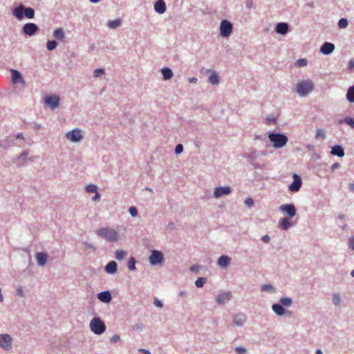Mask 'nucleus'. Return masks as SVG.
<instances>
[{"label": "nucleus", "mask_w": 354, "mask_h": 354, "mask_svg": "<svg viewBox=\"0 0 354 354\" xmlns=\"http://www.w3.org/2000/svg\"><path fill=\"white\" fill-rule=\"evenodd\" d=\"M96 234L109 242H116L119 240L118 232L110 227H102L96 231Z\"/></svg>", "instance_id": "obj_1"}, {"label": "nucleus", "mask_w": 354, "mask_h": 354, "mask_svg": "<svg viewBox=\"0 0 354 354\" xmlns=\"http://www.w3.org/2000/svg\"><path fill=\"white\" fill-rule=\"evenodd\" d=\"M12 14L19 20L23 18L24 15L28 19H33L35 17V10L30 7L25 8L23 5H20L14 9Z\"/></svg>", "instance_id": "obj_2"}, {"label": "nucleus", "mask_w": 354, "mask_h": 354, "mask_svg": "<svg viewBox=\"0 0 354 354\" xmlns=\"http://www.w3.org/2000/svg\"><path fill=\"white\" fill-rule=\"evenodd\" d=\"M314 89V84L311 80H302L297 84V92L300 96H306Z\"/></svg>", "instance_id": "obj_3"}, {"label": "nucleus", "mask_w": 354, "mask_h": 354, "mask_svg": "<svg viewBox=\"0 0 354 354\" xmlns=\"http://www.w3.org/2000/svg\"><path fill=\"white\" fill-rule=\"evenodd\" d=\"M268 138L273 143V147L276 149L283 147L288 140L286 136L277 133H270L268 135Z\"/></svg>", "instance_id": "obj_4"}, {"label": "nucleus", "mask_w": 354, "mask_h": 354, "mask_svg": "<svg viewBox=\"0 0 354 354\" xmlns=\"http://www.w3.org/2000/svg\"><path fill=\"white\" fill-rule=\"evenodd\" d=\"M91 330L97 335H100L105 331L104 324L99 318H93L90 322Z\"/></svg>", "instance_id": "obj_5"}, {"label": "nucleus", "mask_w": 354, "mask_h": 354, "mask_svg": "<svg viewBox=\"0 0 354 354\" xmlns=\"http://www.w3.org/2000/svg\"><path fill=\"white\" fill-rule=\"evenodd\" d=\"M232 32V24L227 20H223L220 26V33L223 37H229Z\"/></svg>", "instance_id": "obj_6"}, {"label": "nucleus", "mask_w": 354, "mask_h": 354, "mask_svg": "<svg viewBox=\"0 0 354 354\" xmlns=\"http://www.w3.org/2000/svg\"><path fill=\"white\" fill-rule=\"evenodd\" d=\"M12 339L8 334L0 335V346L4 350L9 351L12 348Z\"/></svg>", "instance_id": "obj_7"}, {"label": "nucleus", "mask_w": 354, "mask_h": 354, "mask_svg": "<svg viewBox=\"0 0 354 354\" xmlns=\"http://www.w3.org/2000/svg\"><path fill=\"white\" fill-rule=\"evenodd\" d=\"M293 182L289 185L288 189L292 192H298L302 185L301 178L300 176L296 174H294L292 176Z\"/></svg>", "instance_id": "obj_8"}, {"label": "nucleus", "mask_w": 354, "mask_h": 354, "mask_svg": "<svg viewBox=\"0 0 354 354\" xmlns=\"http://www.w3.org/2000/svg\"><path fill=\"white\" fill-rule=\"evenodd\" d=\"M66 137L71 142H80L82 139V131L80 129H73L66 134Z\"/></svg>", "instance_id": "obj_9"}, {"label": "nucleus", "mask_w": 354, "mask_h": 354, "mask_svg": "<svg viewBox=\"0 0 354 354\" xmlns=\"http://www.w3.org/2000/svg\"><path fill=\"white\" fill-rule=\"evenodd\" d=\"M38 30V26L34 23H27L23 27V32L28 36L34 35Z\"/></svg>", "instance_id": "obj_10"}, {"label": "nucleus", "mask_w": 354, "mask_h": 354, "mask_svg": "<svg viewBox=\"0 0 354 354\" xmlns=\"http://www.w3.org/2000/svg\"><path fill=\"white\" fill-rule=\"evenodd\" d=\"M163 261L162 254L157 250H153L149 257V261L152 265L162 263Z\"/></svg>", "instance_id": "obj_11"}, {"label": "nucleus", "mask_w": 354, "mask_h": 354, "mask_svg": "<svg viewBox=\"0 0 354 354\" xmlns=\"http://www.w3.org/2000/svg\"><path fill=\"white\" fill-rule=\"evenodd\" d=\"M279 209L286 213L290 217H293L296 214L295 207L293 204L281 205Z\"/></svg>", "instance_id": "obj_12"}, {"label": "nucleus", "mask_w": 354, "mask_h": 354, "mask_svg": "<svg viewBox=\"0 0 354 354\" xmlns=\"http://www.w3.org/2000/svg\"><path fill=\"white\" fill-rule=\"evenodd\" d=\"M44 101L52 109H55L59 106V98L56 95H51L45 97Z\"/></svg>", "instance_id": "obj_13"}, {"label": "nucleus", "mask_w": 354, "mask_h": 354, "mask_svg": "<svg viewBox=\"0 0 354 354\" xmlns=\"http://www.w3.org/2000/svg\"><path fill=\"white\" fill-rule=\"evenodd\" d=\"M11 73H12V81L14 84H17V83H21L23 86L25 85V81L21 75V74L15 70V69H12L11 70Z\"/></svg>", "instance_id": "obj_14"}, {"label": "nucleus", "mask_w": 354, "mask_h": 354, "mask_svg": "<svg viewBox=\"0 0 354 354\" xmlns=\"http://www.w3.org/2000/svg\"><path fill=\"white\" fill-rule=\"evenodd\" d=\"M231 192V189L230 187H216L214 190V196L216 198L221 197L223 195L229 194Z\"/></svg>", "instance_id": "obj_15"}, {"label": "nucleus", "mask_w": 354, "mask_h": 354, "mask_svg": "<svg viewBox=\"0 0 354 354\" xmlns=\"http://www.w3.org/2000/svg\"><path fill=\"white\" fill-rule=\"evenodd\" d=\"M335 49V45L332 43L325 42L321 47L320 51L324 55H329Z\"/></svg>", "instance_id": "obj_16"}, {"label": "nucleus", "mask_w": 354, "mask_h": 354, "mask_svg": "<svg viewBox=\"0 0 354 354\" xmlns=\"http://www.w3.org/2000/svg\"><path fill=\"white\" fill-rule=\"evenodd\" d=\"M246 320V317L243 313H239L235 315L233 317V322L235 325L241 326H242Z\"/></svg>", "instance_id": "obj_17"}, {"label": "nucleus", "mask_w": 354, "mask_h": 354, "mask_svg": "<svg viewBox=\"0 0 354 354\" xmlns=\"http://www.w3.org/2000/svg\"><path fill=\"white\" fill-rule=\"evenodd\" d=\"M232 297L231 292H226L218 295L216 301L218 304H223L225 302L229 301Z\"/></svg>", "instance_id": "obj_18"}, {"label": "nucleus", "mask_w": 354, "mask_h": 354, "mask_svg": "<svg viewBox=\"0 0 354 354\" xmlns=\"http://www.w3.org/2000/svg\"><path fill=\"white\" fill-rule=\"evenodd\" d=\"M155 10L159 13L162 14L166 10V4L163 0H158L154 5Z\"/></svg>", "instance_id": "obj_19"}, {"label": "nucleus", "mask_w": 354, "mask_h": 354, "mask_svg": "<svg viewBox=\"0 0 354 354\" xmlns=\"http://www.w3.org/2000/svg\"><path fill=\"white\" fill-rule=\"evenodd\" d=\"M48 259V255L44 252H38L36 254V259L39 266H43L46 264Z\"/></svg>", "instance_id": "obj_20"}, {"label": "nucleus", "mask_w": 354, "mask_h": 354, "mask_svg": "<svg viewBox=\"0 0 354 354\" xmlns=\"http://www.w3.org/2000/svg\"><path fill=\"white\" fill-rule=\"evenodd\" d=\"M98 299L104 303H109L111 300V295L109 291L102 292L97 295Z\"/></svg>", "instance_id": "obj_21"}, {"label": "nucleus", "mask_w": 354, "mask_h": 354, "mask_svg": "<svg viewBox=\"0 0 354 354\" xmlns=\"http://www.w3.org/2000/svg\"><path fill=\"white\" fill-rule=\"evenodd\" d=\"M107 273L114 274L117 271V263L114 261H110L105 267Z\"/></svg>", "instance_id": "obj_22"}, {"label": "nucleus", "mask_w": 354, "mask_h": 354, "mask_svg": "<svg viewBox=\"0 0 354 354\" xmlns=\"http://www.w3.org/2000/svg\"><path fill=\"white\" fill-rule=\"evenodd\" d=\"M330 153L333 155L337 156L339 157H343L344 156V149L339 145L333 147Z\"/></svg>", "instance_id": "obj_23"}, {"label": "nucleus", "mask_w": 354, "mask_h": 354, "mask_svg": "<svg viewBox=\"0 0 354 354\" xmlns=\"http://www.w3.org/2000/svg\"><path fill=\"white\" fill-rule=\"evenodd\" d=\"M288 30V24L281 22V23H279L277 24V28H276L277 32L282 34V35H285L286 33H287Z\"/></svg>", "instance_id": "obj_24"}, {"label": "nucleus", "mask_w": 354, "mask_h": 354, "mask_svg": "<svg viewBox=\"0 0 354 354\" xmlns=\"http://www.w3.org/2000/svg\"><path fill=\"white\" fill-rule=\"evenodd\" d=\"M230 262V258H229L227 256H221L219 257L218 260V264L223 268H226L228 266Z\"/></svg>", "instance_id": "obj_25"}, {"label": "nucleus", "mask_w": 354, "mask_h": 354, "mask_svg": "<svg viewBox=\"0 0 354 354\" xmlns=\"http://www.w3.org/2000/svg\"><path fill=\"white\" fill-rule=\"evenodd\" d=\"M292 225L288 218H283L280 221V227L282 230H287Z\"/></svg>", "instance_id": "obj_26"}, {"label": "nucleus", "mask_w": 354, "mask_h": 354, "mask_svg": "<svg viewBox=\"0 0 354 354\" xmlns=\"http://www.w3.org/2000/svg\"><path fill=\"white\" fill-rule=\"evenodd\" d=\"M272 310L277 315H283L285 313V309L281 304H273Z\"/></svg>", "instance_id": "obj_27"}, {"label": "nucleus", "mask_w": 354, "mask_h": 354, "mask_svg": "<svg viewBox=\"0 0 354 354\" xmlns=\"http://www.w3.org/2000/svg\"><path fill=\"white\" fill-rule=\"evenodd\" d=\"M53 37L58 40H64L65 38L62 28H57L53 32Z\"/></svg>", "instance_id": "obj_28"}, {"label": "nucleus", "mask_w": 354, "mask_h": 354, "mask_svg": "<svg viewBox=\"0 0 354 354\" xmlns=\"http://www.w3.org/2000/svg\"><path fill=\"white\" fill-rule=\"evenodd\" d=\"M163 78L165 80H169L173 76L172 71L169 68H164L162 69Z\"/></svg>", "instance_id": "obj_29"}, {"label": "nucleus", "mask_w": 354, "mask_h": 354, "mask_svg": "<svg viewBox=\"0 0 354 354\" xmlns=\"http://www.w3.org/2000/svg\"><path fill=\"white\" fill-rule=\"evenodd\" d=\"M345 122L351 127L354 129V119L352 118H345L344 119H340L338 121V124H341L342 123Z\"/></svg>", "instance_id": "obj_30"}, {"label": "nucleus", "mask_w": 354, "mask_h": 354, "mask_svg": "<svg viewBox=\"0 0 354 354\" xmlns=\"http://www.w3.org/2000/svg\"><path fill=\"white\" fill-rule=\"evenodd\" d=\"M346 98L351 102H354V86H351L348 89Z\"/></svg>", "instance_id": "obj_31"}, {"label": "nucleus", "mask_w": 354, "mask_h": 354, "mask_svg": "<svg viewBox=\"0 0 354 354\" xmlns=\"http://www.w3.org/2000/svg\"><path fill=\"white\" fill-rule=\"evenodd\" d=\"M208 81L213 85L218 84L219 82L218 76L216 73H212L209 75Z\"/></svg>", "instance_id": "obj_32"}, {"label": "nucleus", "mask_w": 354, "mask_h": 354, "mask_svg": "<svg viewBox=\"0 0 354 354\" xmlns=\"http://www.w3.org/2000/svg\"><path fill=\"white\" fill-rule=\"evenodd\" d=\"M121 24V20L120 19L109 21L108 23V26L110 28H115L120 26Z\"/></svg>", "instance_id": "obj_33"}, {"label": "nucleus", "mask_w": 354, "mask_h": 354, "mask_svg": "<svg viewBox=\"0 0 354 354\" xmlns=\"http://www.w3.org/2000/svg\"><path fill=\"white\" fill-rule=\"evenodd\" d=\"M126 254H127L124 250H117L115 252V259L118 261H121L125 257Z\"/></svg>", "instance_id": "obj_34"}, {"label": "nucleus", "mask_w": 354, "mask_h": 354, "mask_svg": "<svg viewBox=\"0 0 354 354\" xmlns=\"http://www.w3.org/2000/svg\"><path fill=\"white\" fill-rule=\"evenodd\" d=\"M57 46V43L55 41H48L46 43V48L48 50H54Z\"/></svg>", "instance_id": "obj_35"}, {"label": "nucleus", "mask_w": 354, "mask_h": 354, "mask_svg": "<svg viewBox=\"0 0 354 354\" xmlns=\"http://www.w3.org/2000/svg\"><path fill=\"white\" fill-rule=\"evenodd\" d=\"M281 305L284 306H289L292 304V300L288 297H282L280 299Z\"/></svg>", "instance_id": "obj_36"}, {"label": "nucleus", "mask_w": 354, "mask_h": 354, "mask_svg": "<svg viewBox=\"0 0 354 354\" xmlns=\"http://www.w3.org/2000/svg\"><path fill=\"white\" fill-rule=\"evenodd\" d=\"M206 282V279L204 277H199L195 281V285L198 288H201L203 286L205 283Z\"/></svg>", "instance_id": "obj_37"}, {"label": "nucleus", "mask_w": 354, "mask_h": 354, "mask_svg": "<svg viewBox=\"0 0 354 354\" xmlns=\"http://www.w3.org/2000/svg\"><path fill=\"white\" fill-rule=\"evenodd\" d=\"M136 260L133 257H131L128 261L127 266L130 270H134L136 269Z\"/></svg>", "instance_id": "obj_38"}, {"label": "nucleus", "mask_w": 354, "mask_h": 354, "mask_svg": "<svg viewBox=\"0 0 354 354\" xmlns=\"http://www.w3.org/2000/svg\"><path fill=\"white\" fill-rule=\"evenodd\" d=\"M338 26L340 28H345L348 26V21L345 18H342L338 21Z\"/></svg>", "instance_id": "obj_39"}, {"label": "nucleus", "mask_w": 354, "mask_h": 354, "mask_svg": "<svg viewBox=\"0 0 354 354\" xmlns=\"http://www.w3.org/2000/svg\"><path fill=\"white\" fill-rule=\"evenodd\" d=\"M333 302L335 305H339L341 303V297L339 294L335 293L333 296Z\"/></svg>", "instance_id": "obj_40"}, {"label": "nucleus", "mask_w": 354, "mask_h": 354, "mask_svg": "<svg viewBox=\"0 0 354 354\" xmlns=\"http://www.w3.org/2000/svg\"><path fill=\"white\" fill-rule=\"evenodd\" d=\"M315 138L317 139L319 138H325V131L324 129H319L317 130Z\"/></svg>", "instance_id": "obj_41"}, {"label": "nucleus", "mask_w": 354, "mask_h": 354, "mask_svg": "<svg viewBox=\"0 0 354 354\" xmlns=\"http://www.w3.org/2000/svg\"><path fill=\"white\" fill-rule=\"evenodd\" d=\"M86 190L88 193H95L97 192V187L95 185H88L86 186Z\"/></svg>", "instance_id": "obj_42"}, {"label": "nucleus", "mask_w": 354, "mask_h": 354, "mask_svg": "<svg viewBox=\"0 0 354 354\" xmlns=\"http://www.w3.org/2000/svg\"><path fill=\"white\" fill-rule=\"evenodd\" d=\"M306 64L307 60L306 59H299L295 64L296 66L297 67L304 66H306Z\"/></svg>", "instance_id": "obj_43"}, {"label": "nucleus", "mask_w": 354, "mask_h": 354, "mask_svg": "<svg viewBox=\"0 0 354 354\" xmlns=\"http://www.w3.org/2000/svg\"><path fill=\"white\" fill-rule=\"evenodd\" d=\"M129 212L133 217L136 216L138 214V210L135 207H131L129 209Z\"/></svg>", "instance_id": "obj_44"}, {"label": "nucleus", "mask_w": 354, "mask_h": 354, "mask_svg": "<svg viewBox=\"0 0 354 354\" xmlns=\"http://www.w3.org/2000/svg\"><path fill=\"white\" fill-rule=\"evenodd\" d=\"M104 73V71L103 69L98 68V69H96L94 71L93 75H94V77H98L100 75H101Z\"/></svg>", "instance_id": "obj_45"}, {"label": "nucleus", "mask_w": 354, "mask_h": 354, "mask_svg": "<svg viewBox=\"0 0 354 354\" xmlns=\"http://www.w3.org/2000/svg\"><path fill=\"white\" fill-rule=\"evenodd\" d=\"M245 204L251 207L253 205H254V201L252 200V198H247L245 200Z\"/></svg>", "instance_id": "obj_46"}, {"label": "nucleus", "mask_w": 354, "mask_h": 354, "mask_svg": "<svg viewBox=\"0 0 354 354\" xmlns=\"http://www.w3.org/2000/svg\"><path fill=\"white\" fill-rule=\"evenodd\" d=\"M183 150V147L181 144H178L175 148V153L176 154L180 153Z\"/></svg>", "instance_id": "obj_47"}, {"label": "nucleus", "mask_w": 354, "mask_h": 354, "mask_svg": "<svg viewBox=\"0 0 354 354\" xmlns=\"http://www.w3.org/2000/svg\"><path fill=\"white\" fill-rule=\"evenodd\" d=\"M143 328H144V326L142 324H136L133 327V330H142L143 329Z\"/></svg>", "instance_id": "obj_48"}, {"label": "nucleus", "mask_w": 354, "mask_h": 354, "mask_svg": "<svg viewBox=\"0 0 354 354\" xmlns=\"http://www.w3.org/2000/svg\"><path fill=\"white\" fill-rule=\"evenodd\" d=\"M236 351L238 354H245L246 352V350H245V348H244L243 347H236Z\"/></svg>", "instance_id": "obj_49"}, {"label": "nucleus", "mask_w": 354, "mask_h": 354, "mask_svg": "<svg viewBox=\"0 0 354 354\" xmlns=\"http://www.w3.org/2000/svg\"><path fill=\"white\" fill-rule=\"evenodd\" d=\"M120 339V336L118 335H114L111 338V342L113 343H116Z\"/></svg>", "instance_id": "obj_50"}, {"label": "nucleus", "mask_w": 354, "mask_h": 354, "mask_svg": "<svg viewBox=\"0 0 354 354\" xmlns=\"http://www.w3.org/2000/svg\"><path fill=\"white\" fill-rule=\"evenodd\" d=\"M348 245L352 250H354V236L349 239Z\"/></svg>", "instance_id": "obj_51"}, {"label": "nucleus", "mask_w": 354, "mask_h": 354, "mask_svg": "<svg viewBox=\"0 0 354 354\" xmlns=\"http://www.w3.org/2000/svg\"><path fill=\"white\" fill-rule=\"evenodd\" d=\"M261 290H273V288L270 285H263L261 286Z\"/></svg>", "instance_id": "obj_52"}, {"label": "nucleus", "mask_w": 354, "mask_h": 354, "mask_svg": "<svg viewBox=\"0 0 354 354\" xmlns=\"http://www.w3.org/2000/svg\"><path fill=\"white\" fill-rule=\"evenodd\" d=\"M270 236L268 235H264L262 237V241L264 242V243H268L270 241Z\"/></svg>", "instance_id": "obj_53"}, {"label": "nucleus", "mask_w": 354, "mask_h": 354, "mask_svg": "<svg viewBox=\"0 0 354 354\" xmlns=\"http://www.w3.org/2000/svg\"><path fill=\"white\" fill-rule=\"evenodd\" d=\"M100 198V194L98 192H95V196L93 197V200L95 201H99Z\"/></svg>", "instance_id": "obj_54"}, {"label": "nucleus", "mask_w": 354, "mask_h": 354, "mask_svg": "<svg viewBox=\"0 0 354 354\" xmlns=\"http://www.w3.org/2000/svg\"><path fill=\"white\" fill-rule=\"evenodd\" d=\"M155 305L159 308H162V304L160 301L159 300H156L155 302H154Z\"/></svg>", "instance_id": "obj_55"}, {"label": "nucleus", "mask_w": 354, "mask_h": 354, "mask_svg": "<svg viewBox=\"0 0 354 354\" xmlns=\"http://www.w3.org/2000/svg\"><path fill=\"white\" fill-rule=\"evenodd\" d=\"M139 351L142 353L143 354H151V353L148 350H146L145 348H140Z\"/></svg>", "instance_id": "obj_56"}, {"label": "nucleus", "mask_w": 354, "mask_h": 354, "mask_svg": "<svg viewBox=\"0 0 354 354\" xmlns=\"http://www.w3.org/2000/svg\"><path fill=\"white\" fill-rule=\"evenodd\" d=\"M339 166H340V165H339V163L335 162V163H334V164L332 165V167H331V169L333 171V170H334V169H335L336 168L339 167Z\"/></svg>", "instance_id": "obj_57"}, {"label": "nucleus", "mask_w": 354, "mask_h": 354, "mask_svg": "<svg viewBox=\"0 0 354 354\" xmlns=\"http://www.w3.org/2000/svg\"><path fill=\"white\" fill-rule=\"evenodd\" d=\"M197 81H198V79L196 78V77H191V78L189 79V82L190 83H196Z\"/></svg>", "instance_id": "obj_58"}, {"label": "nucleus", "mask_w": 354, "mask_h": 354, "mask_svg": "<svg viewBox=\"0 0 354 354\" xmlns=\"http://www.w3.org/2000/svg\"><path fill=\"white\" fill-rule=\"evenodd\" d=\"M17 293H18L19 296L24 297V293H23V290H21V288H19L17 290Z\"/></svg>", "instance_id": "obj_59"}, {"label": "nucleus", "mask_w": 354, "mask_h": 354, "mask_svg": "<svg viewBox=\"0 0 354 354\" xmlns=\"http://www.w3.org/2000/svg\"><path fill=\"white\" fill-rule=\"evenodd\" d=\"M349 189L351 190V191H354V183H351L349 185Z\"/></svg>", "instance_id": "obj_60"}, {"label": "nucleus", "mask_w": 354, "mask_h": 354, "mask_svg": "<svg viewBox=\"0 0 354 354\" xmlns=\"http://www.w3.org/2000/svg\"><path fill=\"white\" fill-rule=\"evenodd\" d=\"M316 354H322V351L320 349H317L316 351Z\"/></svg>", "instance_id": "obj_61"}, {"label": "nucleus", "mask_w": 354, "mask_h": 354, "mask_svg": "<svg viewBox=\"0 0 354 354\" xmlns=\"http://www.w3.org/2000/svg\"><path fill=\"white\" fill-rule=\"evenodd\" d=\"M92 3H97L100 0H89Z\"/></svg>", "instance_id": "obj_62"}, {"label": "nucleus", "mask_w": 354, "mask_h": 354, "mask_svg": "<svg viewBox=\"0 0 354 354\" xmlns=\"http://www.w3.org/2000/svg\"><path fill=\"white\" fill-rule=\"evenodd\" d=\"M351 276L354 277V269L351 271Z\"/></svg>", "instance_id": "obj_63"}, {"label": "nucleus", "mask_w": 354, "mask_h": 354, "mask_svg": "<svg viewBox=\"0 0 354 354\" xmlns=\"http://www.w3.org/2000/svg\"><path fill=\"white\" fill-rule=\"evenodd\" d=\"M22 136L21 134H19L17 136V138H21Z\"/></svg>", "instance_id": "obj_64"}]
</instances>
